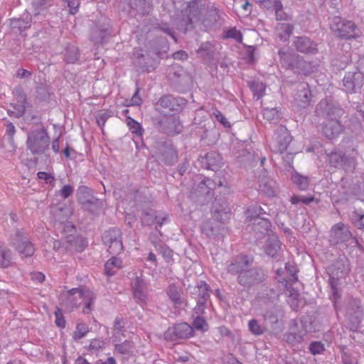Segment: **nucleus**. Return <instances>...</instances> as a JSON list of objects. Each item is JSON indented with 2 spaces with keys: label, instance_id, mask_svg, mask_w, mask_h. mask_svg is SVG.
I'll return each instance as SVG.
<instances>
[{
  "label": "nucleus",
  "instance_id": "f257e3e1",
  "mask_svg": "<svg viewBox=\"0 0 364 364\" xmlns=\"http://www.w3.org/2000/svg\"><path fill=\"white\" fill-rule=\"evenodd\" d=\"M252 259L245 255L235 257L228 266V272L239 274L238 281L242 286H250L264 279V274L256 269H249Z\"/></svg>",
  "mask_w": 364,
  "mask_h": 364
},
{
  "label": "nucleus",
  "instance_id": "f03ea898",
  "mask_svg": "<svg viewBox=\"0 0 364 364\" xmlns=\"http://www.w3.org/2000/svg\"><path fill=\"white\" fill-rule=\"evenodd\" d=\"M94 300L93 292L85 288H73L64 291L60 297V304L65 309L72 311L75 308H79L83 305L84 314H88L91 311Z\"/></svg>",
  "mask_w": 364,
  "mask_h": 364
},
{
  "label": "nucleus",
  "instance_id": "7ed1b4c3",
  "mask_svg": "<svg viewBox=\"0 0 364 364\" xmlns=\"http://www.w3.org/2000/svg\"><path fill=\"white\" fill-rule=\"evenodd\" d=\"M278 299V294L272 289L266 288L259 292L253 301V306L261 311L267 310L262 313L265 321L269 323H277L282 316L279 306H276L275 301Z\"/></svg>",
  "mask_w": 364,
  "mask_h": 364
},
{
  "label": "nucleus",
  "instance_id": "20e7f679",
  "mask_svg": "<svg viewBox=\"0 0 364 364\" xmlns=\"http://www.w3.org/2000/svg\"><path fill=\"white\" fill-rule=\"evenodd\" d=\"M279 56L282 67L286 69L291 70L295 73L304 75H308L311 72L306 68V62L289 48L280 49Z\"/></svg>",
  "mask_w": 364,
  "mask_h": 364
},
{
  "label": "nucleus",
  "instance_id": "39448f33",
  "mask_svg": "<svg viewBox=\"0 0 364 364\" xmlns=\"http://www.w3.org/2000/svg\"><path fill=\"white\" fill-rule=\"evenodd\" d=\"M50 145V137L43 128L30 132L26 140L27 149L33 154H43Z\"/></svg>",
  "mask_w": 364,
  "mask_h": 364
},
{
  "label": "nucleus",
  "instance_id": "423d86ee",
  "mask_svg": "<svg viewBox=\"0 0 364 364\" xmlns=\"http://www.w3.org/2000/svg\"><path fill=\"white\" fill-rule=\"evenodd\" d=\"M330 28L336 36L341 38H356L360 36V31L353 22L340 16L332 18Z\"/></svg>",
  "mask_w": 364,
  "mask_h": 364
},
{
  "label": "nucleus",
  "instance_id": "0eeeda50",
  "mask_svg": "<svg viewBox=\"0 0 364 364\" xmlns=\"http://www.w3.org/2000/svg\"><path fill=\"white\" fill-rule=\"evenodd\" d=\"M264 214H266V212L261 206L257 204L249 206L246 211V216L249 221L254 220L252 229L259 232L262 235H268L271 231L270 228L272 225L269 220L260 217Z\"/></svg>",
  "mask_w": 364,
  "mask_h": 364
},
{
  "label": "nucleus",
  "instance_id": "6e6552de",
  "mask_svg": "<svg viewBox=\"0 0 364 364\" xmlns=\"http://www.w3.org/2000/svg\"><path fill=\"white\" fill-rule=\"evenodd\" d=\"M9 242L20 255L24 257H31L35 252L33 245L29 241L28 238L26 237L25 232L23 229L16 230L15 232L10 236Z\"/></svg>",
  "mask_w": 364,
  "mask_h": 364
},
{
  "label": "nucleus",
  "instance_id": "1a4fd4ad",
  "mask_svg": "<svg viewBox=\"0 0 364 364\" xmlns=\"http://www.w3.org/2000/svg\"><path fill=\"white\" fill-rule=\"evenodd\" d=\"M358 73H348L343 80V85L346 92H355L363 85L364 78V57L358 63Z\"/></svg>",
  "mask_w": 364,
  "mask_h": 364
},
{
  "label": "nucleus",
  "instance_id": "9d476101",
  "mask_svg": "<svg viewBox=\"0 0 364 364\" xmlns=\"http://www.w3.org/2000/svg\"><path fill=\"white\" fill-rule=\"evenodd\" d=\"M102 240L104 243L108 245L110 254H118L123 249L121 232L118 229L114 228L106 231L102 235Z\"/></svg>",
  "mask_w": 364,
  "mask_h": 364
},
{
  "label": "nucleus",
  "instance_id": "9b49d317",
  "mask_svg": "<svg viewBox=\"0 0 364 364\" xmlns=\"http://www.w3.org/2000/svg\"><path fill=\"white\" fill-rule=\"evenodd\" d=\"M312 95L309 85L301 82L296 87V92L294 97V106L298 110L305 109L311 105Z\"/></svg>",
  "mask_w": 364,
  "mask_h": 364
},
{
  "label": "nucleus",
  "instance_id": "f8f14e48",
  "mask_svg": "<svg viewBox=\"0 0 364 364\" xmlns=\"http://www.w3.org/2000/svg\"><path fill=\"white\" fill-rule=\"evenodd\" d=\"M191 326L187 323H181L169 327L164 333V338L168 341H176L178 338H187L193 336Z\"/></svg>",
  "mask_w": 364,
  "mask_h": 364
},
{
  "label": "nucleus",
  "instance_id": "ddd939ff",
  "mask_svg": "<svg viewBox=\"0 0 364 364\" xmlns=\"http://www.w3.org/2000/svg\"><path fill=\"white\" fill-rule=\"evenodd\" d=\"M291 141V136L285 127L279 126L274 136V141L271 145L274 151L284 152L289 143Z\"/></svg>",
  "mask_w": 364,
  "mask_h": 364
},
{
  "label": "nucleus",
  "instance_id": "4468645a",
  "mask_svg": "<svg viewBox=\"0 0 364 364\" xmlns=\"http://www.w3.org/2000/svg\"><path fill=\"white\" fill-rule=\"evenodd\" d=\"M123 4L122 9L132 14L134 11L141 15L149 11L151 3L149 0H119Z\"/></svg>",
  "mask_w": 364,
  "mask_h": 364
},
{
  "label": "nucleus",
  "instance_id": "2eb2a0df",
  "mask_svg": "<svg viewBox=\"0 0 364 364\" xmlns=\"http://www.w3.org/2000/svg\"><path fill=\"white\" fill-rule=\"evenodd\" d=\"M351 237V233L348 227L343 223L336 224L331 231V242L333 244L347 241Z\"/></svg>",
  "mask_w": 364,
  "mask_h": 364
},
{
  "label": "nucleus",
  "instance_id": "dca6fc26",
  "mask_svg": "<svg viewBox=\"0 0 364 364\" xmlns=\"http://www.w3.org/2000/svg\"><path fill=\"white\" fill-rule=\"evenodd\" d=\"M176 99L171 95L162 96L156 104V109L165 116H168V112L177 109L176 106Z\"/></svg>",
  "mask_w": 364,
  "mask_h": 364
},
{
  "label": "nucleus",
  "instance_id": "f3484780",
  "mask_svg": "<svg viewBox=\"0 0 364 364\" xmlns=\"http://www.w3.org/2000/svg\"><path fill=\"white\" fill-rule=\"evenodd\" d=\"M263 249L269 257H275L279 255L281 251V242L278 237L274 234L268 235Z\"/></svg>",
  "mask_w": 364,
  "mask_h": 364
},
{
  "label": "nucleus",
  "instance_id": "a211bd4d",
  "mask_svg": "<svg viewBox=\"0 0 364 364\" xmlns=\"http://www.w3.org/2000/svg\"><path fill=\"white\" fill-rule=\"evenodd\" d=\"M294 44L296 50L301 53L313 54L318 50L317 44L305 36L297 37Z\"/></svg>",
  "mask_w": 364,
  "mask_h": 364
},
{
  "label": "nucleus",
  "instance_id": "6ab92c4d",
  "mask_svg": "<svg viewBox=\"0 0 364 364\" xmlns=\"http://www.w3.org/2000/svg\"><path fill=\"white\" fill-rule=\"evenodd\" d=\"M196 180L199 183L193 194L196 196H210L213 194L212 190L215 184L211 179L203 176H198Z\"/></svg>",
  "mask_w": 364,
  "mask_h": 364
},
{
  "label": "nucleus",
  "instance_id": "aec40b11",
  "mask_svg": "<svg viewBox=\"0 0 364 364\" xmlns=\"http://www.w3.org/2000/svg\"><path fill=\"white\" fill-rule=\"evenodd\" d=\"M322 131L327 138L331 139L342 132V125L337 119H331L325 123Z\"/></svg>",
  "mask_w": 364,
  "mask_h": 364
},
{
  "label": "nucleus",
  "instance_id": "412c9836",
  "mask_svg": "<svg viewBox=\"0 0 364 364\" xmlns=\"http://www.w3.org/2000/svg\"><path fill=\"white\" fill-rule=\"evenodd\" d=\"M277 188L276 182L270 178H263L259 181V191L269 198L277 195Z\"/></svg>",
  "mask_w": 364,
  "mask_h": 364
},
{
  "label": "nucleus",
  "instance_id": "4be33fe9",
  "mask_svg": "<svg viewBox=\"0 0 364 364\" xmlns=\"http://www.w3.org/2000/svg\"><path fill=\"white\" fill-rule=\"evenodd\" d=\"M71 213L68 208L61 209L59 210V214L57 215L58 222L55 223L58 229L63 228V232L68 230L72 235L74 232V226L68 222Z\"/></svg>",
  "mask_w": 364,
  "mask_h": 364
},
{
  "label": "nucleus",
  "instance_id": "5701e85b",
  "mask_svg": "<svg viewBox=\"0 0 364 364\" xmlns=\"http://www.w3.org/2000/svg\"><path fill=\"white\" fill-rule=\"evenodd\" d=\"M200 9L196 2H192L188 6V17L186 21L184 33L193 27V25L197 23L199 20V15Z\"/></svg>",
  "mask_w": 364,
  "mask_h": 364
},
{
  "label": "nucleus",
  "instance_id": "b1692460",
  "mask_svg": "<svg viewBox=\"0 0 364 364\" xmlns=\"http://www.w3.org/2000/svg\"><path fill=\"white\" fill-rule=\"evenodd\" d=\"M123 267L122 260L117 257H112L105 264V272L107 276L114 275Z\"/></svg>",
  "mask_w": 364,
  "mask_h": 364
},
{
  "label": "nucleus",
  "instance_id": "393cba45",
  "mask_svg": "<svg viewBox=\"0 0 364 364\" xmlns=\"http://www.w3.org/2000/svg\"><path fill=\"white\" fill-rule=\"evenodd\" d=\"M293 31V26L287 23H278L275 28V33L282 41L289 40Z\"/></svg>",
  "mask_w": 364,
  "mask_h": 364
},
{
  "label": "nucleus",
  "instance_id": "a878e982",
  "mask_svg": "<svg viewBox=\"0 0 364 364\" xmlns=\"http://www.w3.org/2000/svg\"><path fill=\"white\" fill-rule=\"evenodd\" d=\"M296 324L294 323V326L290 328V331L285 335L286 341L291 344H295L300 343L303 341L304 336L309 330L305 329L304 331H296Z\"/></svg>",
  "mask_w": 364,
  "mask_h": 364
},
{
  "label": "nucleus",
  "instance_id": "bb28decb",
  "mask_svg": "<svg viewBox=\"0 0 364 364\" xmlns=\"http://www.w3.org/2000/svg\"><path fill=\"white\" fill-rule=\"evenodd\" d=\"M31 17L29 14H25L21 18H14L11 21V26L13 28H16L20 31H24L31 26Z\"/></svg>",
  "mask_w": 364,
  "mask_h": 364
},
{
  "label": "nucleus",
  "instance_id": "cd10ccee",
  "mask_svg": "<svg viewBox=\"0 0 364 364\" xmlns=\"http://www.w3.org/2000/svg\"><path fill=\"white\" fill-rule=\"evenodd\" d=\"M291 181L301 191H306L309 186V179L307 176L299 174L297 172L293 173Z\"/></svg>",
  "mask_w": 364,
  "mask_h": 364
},
{
  "label": "nucleus",
  "instance_id": "c85d7f7f",
  "mask_svg": "<svg viewBox=\"0 0 364 364\" xmlns=\"http://www.w3.org/2000/svg\"><path fill=\"white\" fill-rule=\"evenodd\" d=\"M13 260L12 252L5 247L0 246V267H8Z\"/></svg>",
  "mask_w": 364,
  "mask_h": 364
},
{
  "label": "nucleus",
  "instance_id": "c756f323",
  "mask_svg": "<svg viewBox=\"0 0 364 364\" xmlns=\"http://www.w3.org/2000/svg\"><path fill=\"white\" fill-rule=\"evenodd\" d=\"M79 58L78 49L74 45H69L65 50L64 59L68 63H74Z\"/></svg>",
  "mask_w": 364,
  "mask_h": 364
},
{
  "label": "nucleus",
  "instance_id": "7c9ffc66",
  "mask_svg": "<svg viewBox=\"0 0 364 364\" xmlns=\"http://www.w3.org/2000/svg\"><path fill=\"white\" fill-rule=\"evenodd\" d=\"M213 217L218 221L224 223L230 218V208L226 203L222 205L220 210L215 208L213 211Z\"/></svg>",
  "mask_w": 364,
  "mask_h": 364
},
{
  "label": "nucleus",
  "instance_id": "2f4dec72",
  "mask_svg": "<svg viewBox=\"0 0 364 364\" xmlns=\"http://www.w3.org/2000/svg\"><path fill=\"white\" fill-rule=\"evenodd\" d=\"M329 284L331 286V299L334 303V306L336 309L338 310L337 299L339 297L338 289V279L334 277L333 276H331L329 279Z\"/></svg>",
  "mask_w": 364,
  "mask_h": 364
},
{
  "label": "nucleus",
  "instance_id": "473e14b6",
  "mask_svg": "<svg viewBox=\"0 0 364 364\" xmlns=\"http://www.w3.org/2000/svg\"><path fill=\"white\" fill-rule=\"evenodd\" d=\"M263 116L271 123H277L281 117V113L277 108H264Z\"/></svg>",
  "mask_w": 364,
  "mask_h": 364
},
{
  "label": "nucleus",
  "instance_id": "72a5a7b5",
  "mask_svg": "<svg viewBox=\"0 0 364 364\" xmlns=\"http://www.w3.org/2000/svg\"><path fill=\"white\" fill-rule=\"evenodd\" d=\"M167 294L174 304L181 305L182 304L183 301L181 297V294L175 285L171 284L168 286L167 289Z\"/></svg>",
  "mask_w": 364,
  "mask_h": 364
},
{
  "label": "nucleus",
  "instance_id": "f704fd0d",
  "mask_svg": "<svg viewBox=\"0 0 364 364\" xmlns=\"http://www.w3.org/2000/svg\"><path fill=\"white\" fill-rule=\"evenodd\" d=\"M328 162L331 166L333 167H338L342 166L344 160L343 155L337 151H333L330 154H327Z\"/></svg>",
  "mask_w": 364,
  "mask_h": 364
},
{
  "label": "nucleus",
  "instance_id": "c9c22d12",
  "mask_svg": "<svg viewBox=\"0 0 364 364\" xmlns=\"http://www.w3.org/2000/svg\"><path fill=\"white\" fill-rule=\"evenodd\" d=\"M193 331H199L200 332H205L208 330V324L207 321L200 316H196L192 323Z\"/></svg>",
  "mask_w": 364,
  "mask_h": 364
},
{
  "label": "nucleus",
  "instance_id": "e433bc0d",
  "mask_svg": "<svg viewBox=\"0 0 364 364\" xmlns=\"http://www.w3.org/2000/svg\"><path fill=\"white\" fill-rule=\"evenodd\" d=\"M134 348L132 342L125 341L122 343L115 345V351L122 355H129L132 352Z\"/></svg>",
  "mask_w": 364,
  "mask_h": 364
},
{
  "label": "nucleus",
  "instance_id": "4c0bfd02",
  "mask_svg": "<svg viewBox=\"0 0 364 364\" xmlns=\"http://www.w3.org/2000/svg\"><path fill=\"white\" fill-rule=\"evenodd\" d=\"M196 292L198 294V299L206 301L209 297V289L208 284L204 282L198 283L195 288Z\"/></svg>",
  "mask_w": 364,
  "mask_h": 364
},
{
  "label": "nucleus",
  "instance_id": "58836bf2",
  "mask_svg": "<svg viewBox=\"0 0 364 364\" xmlns=\"http://www.w3.org/2000/svg\"><path fill=\"white\" fill-rule=\"evenodd\" d=\"M248 328L249 331L255 336L262 335L264 331L266 328L260 325L257 320L252 319L248 322Z\"/></svg>",
  "mask_w": 364,
  "mask_h": 364
},
{
  "label": "nucleus",
  "instance_id": "ea45409f",
  "mask_svg": "<svg viewBox=\"0 0 364 364\" xmlns=\"http://www.w3.org/2000/svg\"><path fill=\"white\" fill-rule=\"evenodd\" d=\"M127 124L132 134L137 136H142L143 129L139 122L129 117L127 118Z\"/></svg>",
  "mask_w": 364,
  "mask_h": 364
},
{
  "label": "nucleus",
  "instance_id": "a19ab883",
  "mask_svg": "<svg viewBox=\"0 0 364 364\" xmlns=\"http://www.w3.org/2000/svg\"><path fill=\"white\" fill-rule=\"evenodd\" d=\"M250 88L254 93V97L259 100L263 95L265 85L262 82L254 81L250 84Z\"/></svg>",
  "mask_w": 364,
  "mask_h": 364
},
{
  "label": "nucleus",
  "instance_id": "79ce46f5",
  "mask_svg": "<svg viewBox=\"0 0 364 364\" xmlns=\"http://www.w3.org/2000/svg\"><path fill=\"white\" fill-rule=\"evenodd\" d=\"M64 6L69 9V13L72 15H75L77 13L80 6L79 0H61Z\"/></svg>",
  "mask_w": 364,
  "mask_h": 364
},
{
  "label": "nucleus",
  "instance_id": "37998d69",
  "mask_svg": "<svg viewBox=\"0 0 364 364\" xmlns=\"http://www.w3.org/2000/svg\"><path fill=\"white\" fill-rule=\"evenodd\" d=\"M201 231L208 237H211L217 235V232L213 226L212 222L209 220L205 221L203 223L201 227Z\"/></svg>",
  "mask_w": 364,
  "mask_h": 364
},
{
  "label": "nucleus",
  "instance_id": "c03bdc74",
  "mask_svg": "<svg viewBox=\"0 0 364 364\" xmlns=\"http://www.w3.org/2000/svg\"><path fill=\"white\" fill-rule=\"evenodd\" d=\"M360 301L357 299H354L353 301L352 306L350 308H348L346 310V314L349 316H353L355 318H358L360 315L359 310Z\"/></svg>",
  "mask_w": 364,
  "mask_h": 364
},
{
  "label": "nucleus",
  "instance_id": "a18cd8bd",
  "mask_svg": "<svg viewBox=\"0 0 364 364\" xmlns=\"http://www.w3.org/2000/svg\"><path fill=\"white\" fill-rule=\"evenodd\" d=\"M88 331L87 326L84 323H78L73 334L75 340H79L83 338Z\"/></svg>",
  "mask_w": 364,
  "mask_h": 364
},
{
  "label": "nucleus",
  "instance_id": "49530a36",
  "mask_svg": "<svg viewBox=\"0 0 364 364\" xmlns=\"http://www.w3.org/2000/svg\"><path fill=\"white\" fill-rule=\"evenodd\" d=\"M145 282L141 277L136 276L132 282L133 292L145 289Z\"/></svg>",
  "mask_w": 364,
  "mask_h": 364
},
{
  "label": "nucleus",
  "instance_id": "de8ad7c7",
  "mask_svg": "<svg viewBox=\"0 0 364 364\" xmlns=\"http://www.w3.org/2000/svg\"><path fill=\"white\" fill-rule=\"evenodd\" d=\"M309 350L313 355L321 354L324 350V346L321 342L314 341L310 344Z\"/></svg>",
  "mask_w": 364,
  "mask_h": 364
},
{
  "label": "nucleus",
  "instance_id": "09e8293b",
  "mask_svg": "<svg viewBox=\"0 0 364 364\" xmlns=\"http://www.w3.org/2000/svg\"><path fill=\"white\" fill-rule=\"evenodd\" d=\"M133 294L136 302L141 305L146 303L148 296L145 289L141 291L138 290L137 291L133 292Z\"/></svg>",
  "mask_w": 364,
  "mask_h": 364
},
{
  "label": "nucleus",
  "instance_id": "8fccbe9b",
  "mask_svg": "<svg viewBox=\"0 0 364 364\" xmlns=\"http://www.w3.org/2000/svg\"><path fill=\"white\" fill-rule=\"evenodd\" d=\"M225 36L227 38H234L237 42H241L242 40V33L235 28L227 31Z\"/></svg>",
  "mask_w": 364,
  "mask_h": 364
},
{
  "label": "nucleus",
  "instance_id": "3c124183",
  "mask_svg": "<svg viewBox=\"0 0 364 364\" xmlns=\"http://www.w3.org/2000/svg\"><path fill=\"white\" fill-rule=\"evenodd\" d=\"M110 116L111 114L107 112H104L97 115L96 121L101 129L105 126L106 121L110 117Z\"/></svg>",
  "mask_w": 364,
  "mask_h": 364
},
{
  "label": "nucleus",
  "instance_id": "603ef678",
  "mask_svg": "<svg viewBox=\"0 0 364 364\" xmlns=\"http://www.w3.org/2000/svg\"><path fill=\"white\" fill-rule=\"evenodd\" d=\"M37 175L39 179L44 180L46 183L54 186L55 178L50 173H48L45 171H40Z\"/></svg>",
  "mask_w": 364,
  "mask_h": 364
},
{
  "label": "nucleus",
  "instance_id": "864d4df0",
  "mask_svg": "<svg viewBox=\"0 0 364 364\" xmlns=\"http://www.w3.org/2000/svg\"><path fill=\"white\" fill-rule=\"evenodd\" d=\"M285 269L287 272L288 274L290 276V280L291 281H296L297 278L296 277V267L295 266L291 263H287L285 265Z\"/></svg>",
  "mask_w": 364,
  "mask_h": 364
},
{
  "label": "nucleus",
  "instance_id": "5fc2aeb1",
  "mask_svg": "<svg viewBox=\"0 0 364 364\" xmlns=\"http://www.w3.org/2000/svg\"><path fill=\"white\" fill-rule=\"evenodd\" d=\"M216 119L221 123L225 127H230V123L227 120L225 117L218 110L213 112Z\"/></svg>",
  "mask_w": 364,
  "mask_h": 364
},
{
  "label": "nucleus",
  "instance_id": "6e6d98bb",
  "mask_svg": "<svg viewBox=\"0 0 364 364\" xmlns=\"http://www.w3.org/2000/svg\"><path fill=\"white\" fill-rule=\"evenodd\" d=\"M105 342L101 339H94L90 344V349L97 351L104 347Z\"/></svg>",
  "mask_w": 364,
  "mask_h": 364
},
{
  "label": "nucleus",
  "instance_id": "4d7b16f0",
  "mask_svg": "<svg viewBox=\"0 0 364 364\" xmlns=\"http://www.w3.org/2000/svg\"><path fill=\"white\" fill-rule=\"evenodd\" d=\"M55 316L56 325L60 328H64L65 326V321L59 309L55 312Z\"/></svg>",
  "mask_w": 364,
  "mask_h": 364
},
{
  "label": "nucleus",
  "instance_id": "13d9d810",
  "mask_svg": "<svg viewBox=\"0 0 364 364\" xmlns=\"http://www.w3.org/2000/svg\"><path fill=\"white\" fill-rule=\"evenodd\" d=\"M206 301L203 300H197V305L194 309V314L197 316H200V314H203L205 311V304Z\"/></svg>",
  "mask_w": 364,
  "mask_h": 364
},
{
  "label": "nucleus",
  "instance_id": "bf43d9fd",
  "mask_svg": "<svg viewBox=\"0 0 364 364\" xmlns=\"http://www.w3.org/2000/svg\"><path fill=\"white\" fill-rule=\"evenodd\" d=\"M73 192V188L70 185H65L60 191V195L63 198H68Z\"/></svg>",
  "mask_w": 364,
  "mask_h": 364
},
{
  "label": "nucleus",
  "instance_id": "052dcab7",
  "mask_svg": "<svg viewBox=\"0 0 364 364\" xmlns=\"http://www.w3.org/2000/svg\"><path fill=\"white\" fill-rule=\"evenodd\" d=\"M285 287L287 289V291L289 293V298H291L292 300H297L298 297L299 296V294L297 290H295L294 289H291L289 287L288 282L285 280Z\"/></svg>",
  "mask_w": 364,
  "mask_h": 364
},
{
  "label": "nucleus",
  "instance_id": "680f3d73",
  "mask_svg": "<svg viewBox=\"0 0 364 364\" xmlns=\"http://www.w3.org/2000/svg\"><path fill=\"white\" fill-rule=\"evenodd\" d=\"M212 50V44L209 42H206L203 43L198 50V53L201 56L203 55V52H207V54H209L210 51Z\"/></svg>",
  "mask_w": 364,
  "mask_h": 364
},
{
  "label": "nucleus",
  "instance_id": "e2e57ef3",
  "mask_svg": "<svg viewBox=\"0 0 364 364\" xmlns=\"http://www.w3.org/2000/svg\"><path fill=\"white\" fill-rule=\"evenodd\" d=\"M48 0H33L32 4L36 10H41L47 4Z\"/></svg>",
  "mask_w": 364,
  "mask_h": 364
},
{
  "label": "nucleus",
  "instance_id": "0e129e2a",
  "mask_svg": "<svg viewBox=\"0 0 364 364\" xmlns=\"http://www.w3.org/2000/svg\"><path fill=\"white\" fill-rule=\"evenodd\" d=\"M282 4L279 0H274L273 9L275 11V15H279V12L282 11Z\"/></svg>",
  "mask_w": 364,
  "mask_h": 364
},
{
  "label": "nucleus",
  "instance_id": "69168bd1",
  "mask_svg": "<svg viewBox=\"0 0 364 364\" xmlns=\"http://www.w3.org/2000/svg\"><path fill=\"white\" fill-rule=\"evenodd\" d=\"M114 327L115 331H117L118 332L122 331L123 328H124V322H123L122 319H121L119 318H117L114 321Z\"/></svg>",
  "mask_w": 364,
  "mask_h": 364
},
{
  "label": "nucleus",
  "instance_id": "338daca9",
  "mask_svg": "<svg viewBox=\"0 0 364 364\" xmlns=\"http://www.w3.org/2000/svg\"><path fill=\"white\" fill-rule=\"evenodd\" d=\"M188 57L185 51H178L173 54V58L176 60H184Z\"/></svg>",
  "mask_w": 364,
  "mask_h": 364
},
{
  "label": "nucleus",
  "instance_id": "774afa93",
  "mask_svg": "<svg viewBox=\"0 0 364 364\" xmlns=\"http://www.w3.org/2000/svg\"><path fill=\"white\" fill-rule=\"evenodd\" d=\"M31 75V73L27 70L19 69L16 73V76L19 78H26Z\"/></svg>",
  "mask_w": 364,
  "mask_h": 364
}]
</instances>
